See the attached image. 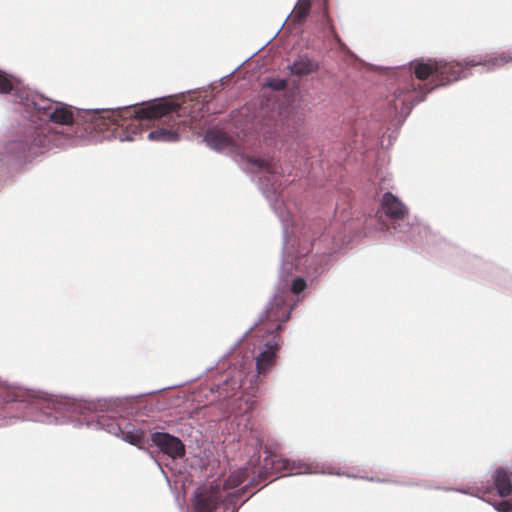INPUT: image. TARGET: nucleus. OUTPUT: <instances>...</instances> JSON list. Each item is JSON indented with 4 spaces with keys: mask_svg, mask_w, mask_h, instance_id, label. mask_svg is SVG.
Here are the masks:
<instances>
[{
    "mask_svg": "<svg viewBox=\"0 0 512 512\" xmlns=\"http://www.w3.org/2000/svg\"><path fill=\"white\" fill-rule=\"evenodd\" d=\"M180 105L162 99L149 102L142 107H126L119 110H108L97 113L93 116L89 129L101 133L107 132L106 137L113 136L121 141H134L138 134L142 133L141 122L166 118L169 127H161L148 133V138L155 141L172 142L179 138V133L187 124L186 120L180 119Z\"/></svg>",
    "mask_w": 512,
    "mask_h": 512,
    "instance_id": "f257e3e1",
    "label": "nucleus"
},
{
    "mask_svg": "<svg viewBox=\"0 0 512 512\" xmlns=\"http://www.w3.org/2000/svg\"><path fill=\"white\" fill-rule=\"evenodd\" d=\"M248 477L246 469L232 472L223 481L216 480L208 486L198 488L192 500L194 512H237L236 501L243 495L245 488L228 492L239 487Z\"/></svg>",
    "mask_w": 512,
    "mask_h": 512,
    "instance_id": "f03ea898",
    "label": "nucleus"
},
{
    "mask_svg": "<svg viewBox=\"0 0 512 512\" xmlns=\"http://www.w3.org/2000/svg\"><path fill=\"white\" fill-rule=\"evenodd\" d=\"M432 89L433 87L427 88V85L416 84L414 79L410 77L397 87L389 103L395 113L406 116L410 113L413 105L423 101L426 94Z\"/></svg>",
    "mask_w": 512,
    "mask_h": 512,
    "instance_id": "7ed1b4c3",
    "label": "nucleus"
},
{
    "mask_svg": "<svg viewBox=\"0 0 512 512\" xmlns=\"http://www.w3.org/2000/svg\"><path fill=\"white\" fill-rule=\"evenodd\" d=\"M290 317V310L282 296H275L265 311L264 317L253 328L255 336L266 331L269 335L279 334L282 323Z\"/></svg>",
    "mask_w": 512,
    "mask_h": 512,
    "instance_id": "20e7f679",
    "label": "nucleus"
},
{
    "mask_svg": "<svg viewBox=\"0 0 512 512\" xmlns=\"http://www.w3.org/2000/svg\"><path fill=\"white\" fill-rule=\"evenodd\" d=\"M267 456L264 458L260 476L267 478L268 475L283 473L284 475H296L308 473L310 467L296 460H290L271 451H266Z\"/></svg>",
    "mask_w": 512,
    "mask_h": 512,
    "instance_id": "39448f33",
    "label": "nucleus"
},
{
    "mask_svg": "<svg viewBox=\"0 0 512 512\" xmlns=\"http://www.w3.org/2000/svg\"><path fill=\"white\" fill-rule=\"evenodd\" d=\"M477 65H484V66H493L491 62H489V59H486L484 61H476L475 59L472 60H464L463 62L458 61H451L446 62L443 60H438V70H437V85H446L448 83H451L453 81H457L460 78H464L467 76L466 70L477 66Z\"/></svg>",
    "mask_w": 512,
    "mask_h": 512,
    "instance_id": "423d86ee",
    "label": "nucleus"
},
{
    "mask_svg": "<svg viewBox=\"0 0 512 512\" xmlns=\"http://www.w3.org/2000/svg\"><path fill=\"white\" fill-rule=\"evenodd\" d=\"M283 344L280 334L269 335L267 341L259 346L255 356V365L258 376H266L275 367L278 352Z\"/></svg>",
    "mask_w": 512,
    "mask_h": 512,
    "instance_id": "0eeeda50",
    "label": "nucleus"
},
{
    "mask_svg": "<svg viewBox=\"0 0 512 512\" xmlns=\"http://www.w3.org/2000/svg\"><path fill=\"white\" fill-rule=\"evenodd\" d=\"M151 441L164 454L172 458H180L185 454V446L182 441L168 433L155 432L151 434Z\"/></svg>",
    "mask_w": 512,
    "mask_h": 512,
    "instance_id": "6e6552de",
    "label": "nucleus"
},
{
    "mask_svg": "<svg viewBox=\"0 0 512 512\" xmlns=\"http://www.w3.org/2000/svg\"><path fill=\"white\" fill-rule=\"evenodd\" d=\"M382 208L386 216L395 220L403 219L408 213L405 205L390 192L383 195Z\"/></svg>",
    "mask_w": 512,
    "mask_h": 512,
    "instance_id": "1a4fd4ad",
    "label": "nucleus"
},
{
    "mask_svg": "<svg viewBox=\"0 0 512 512\" xmlns=\"http://www.w3.org/2000/svg\"><path fill=\"white\" fill-rule=\"evenodd\" d=\"M494 487L501 497L512 493V473L504 467H497L492 474Z\"/></svg>",
    "mask_w": 512,
    "mask_h": 512,
    "instance_id": "9d476101",
    "label": "nucleus"
},
{
    "mask_svg": "<svg viewBox=\"0 0 512 512\" xmlns=\"http://www.w3.org/2000/svg\"><path fill=\"white\" fill-rule=\"evenodd\" d=\"M412 66L417 79L426 80L432 76L433 80L437 82L438 60H417L412 63Z\"/></svg>",
    "mask_w": 512,
    "mask_h": 512,
    "instance_id": "9b49d317",
    "label": "nucleus"
},
{
    "mask_svg": "<svg viewBox=\"0 0 512 512\" xmlns=\"http://www.w3.org/2000/svg\"><path fill=\"white\" fill-rule=\"evenodd\" d=\"M319 69V64L314 59L309 58L308 56H300L294 63L290 66L291 73L293 75L302 77L309 75L311 73L316 72Z\"/></svg>",
    "mask_w": 512,
    "mask_h": 512,
    "instance_id": "f8f14e48",
    "label": "nucleus"
},
{
    "mask_svg": "<svg viewBox=\"0 0 512 512\" xmlns=\"http://www.w3.org/2000/svg\"><path fill=\"white\" fill-rule=\"evenodd\" d=\"M207 144L216 149L221 150L232 144V139L225 132L219 129H211L205 135Z\"/></svg>",
    "mask_w": 512,
    "mask_h": 512,
    "instance_id": "ddd939ff",
    "label": "nucleus"
},
{
    "mask_svg": "<svg viewBox=\"0 0 512 512\" xmlns=\"http://www.w3.org/2000/svg\"><path fill=\"white\" fill-rule=\"evenodd\" d=\"M51 121L61 125H70L73 123L74 115L71 109L66 105H58L49 115Z\"/></svg>",
    "mask_w": 512,
    "mask_h": 512,
    "instance_id": "4468645a",
    "label": "nucleus"
},
{
    "mask_svg": "<svg viewBox=\"0 0 512 512\" xmlns=\"http://www.w3.org/2000/svg\"><path fill=\"white\" fill-rule=\"evenodd\" d=\"M311 9V0H298L297 4L295 5L291 15L290 19L292 23L294 24H301L303 23Z\"/></svg>",
    "mask_w": 512,
    "mask_h": 512,
    "instance_id": "2eb2a0df",
    "label": "nucleus"
},
{
    "mask_svg": "<svg viewBox=\"0 0 512 512\" xmlns=\"http://www.w3.org/2000/svg\"><path fill=\"white\" fill-rule=\"evenodd\" d=\"M119 435L128 443L141 446L144 439V431L141 429L126 430L118 426Z\"/></svg>",
    "mask_w": 512,
    "mask_h": 512,
    "instance_id": "dca6fc26",
    "label": "nucleus"
},
{
    "mask_svg": "<svg viewBox=\"0 0 512 512\" xmlns=\"http://www.w3.org/2000/svg\"><path fill=\"white\" fill-rule=\"evenodd\" d=\"M512 61V49L497 53L489 58L494 67H501Z\"/></svg>",
    "mask_w": 512,
    "mask_h": 512,
    "instance_id": "f3484780",
    "label": "nucleus"
},
{
    "mask_svg": "<svg viewBox=\"0 0 512 512\" xmlns=\"http://www.w3.org/2000/svg\"><path fill=\"white\" fill-rule=\"evenodd\" d=\"M14 88L11 77L4 71L0 70V93L8 94Z\"/></svg>",
    "mask_w": 512,
    "mask_h": 512,
    "instance_id": "a211bd4d",
    "label": "nucleus"
},
{
    "mask_svg": "<svg viewBox=\"0 0 512 512\" xmlns=\"http://www.w3.org/2000/svg\"><path fill=\"white\" fill-rule=\"evenodd\" d=\"M305 288H306V281L301 277L294 279V281L292 282L291 291L294 294L301 293L302 291H304Z\"/></svg>",
    "mask_w": 512,
    "mask_h": 512,
    "instance_id": "6ab92c4d",
    "label": "nucleus"
},
{
    "mask_svg": "<svg viewBox=\"0 0 512 512\" xmlns=\"http://www.w3.org/2000/svg\"><path fill=\"white\" fill-rule=\"evenodd\" d=\"M495 509L498 512H511L512 511V501L503 500L494 504Z\"/></svg>",
    "mask_w": 512,
    "mask_h": 512,
    "instance_id": "aec40b11",
    "label": "nucleus"
},
{
    "mask_svg": "<svg viewBox=\"0 0 512 512\" xmlns=\"http://www.w3.org/2000/svg\"><path fill=\"white\" fill-rule=\"evenodd\" d=\"M324 17H325L326 25H327L330 33L333 35V37L335 38L336 41L340 42V37L337 34L335 26L332 23V20L330 19V17L328 16V13H327L326 9L324 11Z\"/></svg>",
    "mask_w": 512,
    "mask_h": 512,
    "instance_id": "412c9836",
    "label": "nucleus"
},
{
    "mask_svg": "<svg viewBox=\"0 0 512 512\" xmlns=\"http://www.w3.org/2000/svg\"><path fill=\"white\" fill-rule=\"evenodd\" d=\"M266 85L274 90H283L286 88L287 82L286 80L277 79L268 81Z\"/></svg>",
    "mask_w": 512,
    "mask_h": 512,
    "instance_id": "4be33fe9",
    "label": "nucleus"
},
{
    "mask_svg": "<svg viewBox=\"0 0 512 512\" xmlns=\"http://www.w3.org/2000/svg\"><path fill=\"white\" fill-rule=\"evenodd\" d=\"M34 134L36 135L35 138H34V143L33 145L35 146H42L44 145V141H45V137L44 136H41L37 131H34Z\"/></svg>",
    "mask_w": 512,
    "mask_h": 512,
    "instance_id": "5701e85b",
    "label": "nucleus"
},
{
    "mask_svg": "<svg viewBox=\"0 0 512 512\" xmlns=\"http://www.w3.org/2000/svg\"><path fill=\"white\" fill-rule=\"evenodd\" d=\"M254 164L258 165L262 169L267 170L268 172H271L270 164L264 160H256L254 161Z\"/></svg>",
    "mask_w": 512,
    "mask_h": 512,
    "instance_id": "b1692460",
    "label": "nucleus"
},
{
    "mask_svg": "<svg viewBox=\"0 0 512 512\" xmlns=\"http://www.w3.org/2000/svg\"><path fill=\"white\" fill-rule=\"evenodd\" d=\"M22 146L23 147V152H22V156L26 157L27 154H26V150L24 149V145L22 143H13L11 144L12 147H10L9 149L10 150H14V146Z\"/></svg>",
    "mask_w": 512,
    "mask_h": 512,
    "instance_id": "393cba45",
    "label": "nucleus"
},
{
    "mask_svg": "<svg viewBox=\"0 0 512 512\" xmlns=\"http://www.w3.org/2000/svg\"><path fill=\"white\" fill-rule=\"evenodd\" d=\"M234 385H235V386H234V389H236V388H237V389H238V388H240V387H241V381H237V382H235V383H234Z\"/></svg>",
    "mask_w": 512,
    "mask_h": 512,
    "instance_id": "a878e982",
    "label": "nucleus"
},
{
    "mask_svg": "<svg viewBox=\"0 0 512 512\" xmlns=\"http://www.w3.org/2000/svg\"><path fill=\"white\" fill-rule=\"evenodd\" d=\"M27 151H28V153H32V146H29Z\"/></svg>",
    "mask_w": 512,
    "mask_h": 512,
    "instance_id": "bb28decb",
    "label": "nucleus"
}]
</instances>
